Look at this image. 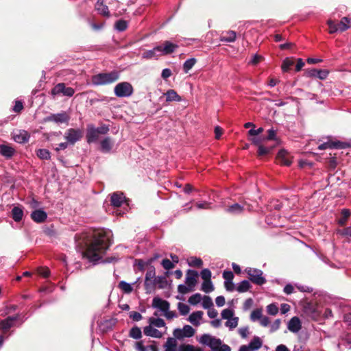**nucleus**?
<instances>
[{
	"label": "nucleus",
	"instance_id": "obj_1",
	"mask_svg": "<svg viewBox=\"0 0 351 351\" xmlns=\"http://www.w3.org/2000/svg\"><path fill=\"white\" fill-rule=\"evenodd\" d=\"M112 243V232L110 230H99L95 232L93 240L90 243L85 242L86 247L84 252V256L90 262L94 264L101 259Z\"/></svg>",
	"mask_w": 351,
	"mask_h": 351
},
{
	"label": "nucleus",
	"instance_id": "obj_2",
	"mask_svg": "<svg viewBox=\"0 0 351 351\" xmlns=\"http://www.w3.org/2000/svg\"><path fill=\"white\" fill-rule=\"evenodd\" d=\"M119 77V72L115 70L110 72H101L91 77V83L96 86L108 85L117 82Z\"/></svg>",
	"mask_w": 351,
	"mask_h": 351
},
{
	"label": "nucleus",
	"instance_id": "obj_3",
	"mask_svg": "<svg viewBox=\"0 0 351 351\" xmlns=\"http://www.w3.org/2000/svg\"><path fill=\"white\" fill-rule=\"evenodd\" d=\"M244 271L248 276L249 280L254 284L263 285L266 282V279L263 276L262 270L252 267H246Z\"/></svg>",
	"mask_w": 351,
	"mask_h": 351
},
{
	"label": "nucleus",
	"instance_id": "obj_4",
	"mask_svg": "<svg viewBox=\"0 0 351 351\" xmlns=\"http://www.w3.org/2000/svg\"><path fill=\"white\" fill-rule=\"evenodd\" d=\"M114 95L118 97H129L132 95L134 88L128 82L118 83L114 88Z\"/></svg>",
	"mask_w": 351,
	"mask_h": 351
},
{
	"label": "nucleus",
	"instance_id": "obj_5",
	"mask_svg": "<svg viewBox=\"0 0 351 351\" xmlns=\"http://www.w3.org/2000/svg\"><path fill=\"white\" fill-rule=\"evenodd\" d=\"M74 93L75 90L71 87H66L64 83L57 84L51 90V95L53 98L60 95L71 97Z\"/></svg>",
	"mask_w": 351,
	"mask_h": 351
},
{
	"label": "nucleus",
	"instance_id": "obj_6",
	"mask_svg": "<svg viewBox=\"0 0 351 351\" xmlns=\"http://www.w3.org/2000/svg\"><path fill=\"white\" fill-rule=\"evenodd\" d=\"M83 136V131L80 129L69 128L64 133V138L71 145H74Z\"/></svg>",
	"mask_w": 351,
	"mask_h": 351
},
{
	"label": "nucleus",
	"instance_id": "obj_7",
	"mask_svg": "<svg viewBox=\"0 0 351 351\" xmlns=\"http://www.w3.org/2000/svg\"><path fill=\"white\" fill-rule=\"evenodd\" d=\"M329 71L327 69H309L305 71V75L307 77L318 78L325 80L327 78Z\"/></svg>",
	"mask_w": 351,
	"mask_h": 351
},
{
	"label": "nucleus",
	"instance_id": "obj_8",
	"mask_svg": "<svg viewBox=\"0 0 351 351\" xmlns=\"http://www.w3.org/2000/svg\"><path fill=\"white\" fill-rule=\"evenodd\" d=\"M70 117L66 112L61 113L51 114L45 118L46 121L54 122L56 123H67Z\"/></svg>",
	"mask_w": 351,
	"mask_h": 351
},
{
	"label": "nucleus",
	"instance_id": "obj_9",
	"mask_svg": "<svg viewBox=\"0 0 351 351\" xmlns=\"http://www.w3.org/2000/svg\"><path fill=\"white\" fill-rule=\"evenodd\" d=\"M160 56H167L173 53L178 48V45L170 41L166 40L162 45H158Z\"/></svg>",
	"mask_w": 351,
	"mask_h": 351
},
{
	"label": "nucleus",
	"instance_id": "obj_10",
	"mask_svg": "<svg viewBox=\"0 0 351 351\" xmlns=\"http://www.w3.org/2000/svg\"><path fill=\"white\" fill-rule=\"evenodd\" d=\"M212 351H231L230 347L227 344H223L220 339L213 337L209 346Z\"/></svg>",
	"mask_w": 351,
	"mask_h": 351
},
{
	"label": "nucleus",
	"instance_id": "obj_11",
	"mask_svg": "<svg viewBox=\"0 0 351 351\" xmlns=\"http://www.w3.org/2000/svg\"><path fill=\"white\" fill-rule=\"evenodd\" d=\"M198 277V273L197 271L193 269H188L186 271L185 284L189 287H192L194 289L197 284V278Z\"/></svg>",
	"mask_w": 351,
	"mask_h": 351
},
{
	"label": "nucleus",
	"instance_id": "obj_12",
	"mask_svg": "<svg viewBox=\"0 0 351 351\" xmlns=\"http://www.w3.org/2000/svg\"><path fill=\"white\" fill-rule=\"evenodd\" d=\"M20 315L17 314L14 316H9L7 318L0 321V329L6 331L14 326V322L18 320Z\"/></svg>",
	"mask_w": 351,
	"mask_h": 351
},
{
	"label": "nucleus",
	"instance_id": "obj_13",
	"mask_svg": "<svg viewBox=\"0 0 351 351\" xmlns=\"http://www.w3.org/2000/svg\"><path fill=\"white\" fill-rule=\"evenodd\" d=\"M347 147V144L346 143H343L341 141H334V142H326L324 143L320 144L318 146V149L319 150H324L328 148L330 149H344Z\"/></svg>",
	"mask_w": 351,
	"mask_h": 351
},
{
	"label": "nucleus",
	"instance_id": "obj_14",
	"mask_svg": "<svg viewBox=\"0 0 351 351\" xmlns=\"http://www.w3.org/2000/svg\"><path fill=\"white\" fill-rule=\"evenodd\" d=\"M152 306L154 308H158L165 313L169 309V302L167 300H162L160 298H154L152 302Z\"/></svg>",
	"mask_w": 351,
	"mask_h": 351
},
{
	"label": "nucleus",
	"instance_id": "obj_15",
	"mask_svg": "<svg viewBox=\"0 0 351 351\" xmlns=\"http://www.w3.org/2000/svg\"><path fill=\"white\" fill-rule=\"evenodd\" d=\"M29 134L25 130H18L13 134V139L15 142L18 143H27L29 139Z\"/></svg>",
	"mask_w": 351,
	"mask_h": 351
},
{
	"label": "nucleus",
	"instance_id": "obj_16",
	"mask_svg": "<svg viewBox=\"0 0 351 351\" xmlns=\"http://www.w3.org/2000/svg\"><path fill=\"white\" fill-rule=\"evenodd\" d=\"M47 217V213L42 209L35 210L31 213L32 219L36 223H40L44 222Z\"/></svg>",
	"mask_w": 351,
	"mask_h": 351
},
{
	"label": "nucleus",
	"instance_id": "obj_17",
	"mask_svg": "<svg viewBox=\"0 0 351 351\" xmlns=\"http://www.w3.org/2000/svg\"><path fill=\"white\" fill-rule=\"evenodd\" d=\"M288 329L294 333H297L302 328V324L298 317H292L287 324Z\"/></svg>",
	"mask_w": 351,
	"mask_h": 351
},
{
	"label": "nucleus",
	"instance_id": "obj_18",
	"mask_svg": "<svg viewBox=\"0 0 351 351\" xmlns=\"http://www.w3.org/2000/svg\"><path fill=\"white\" fill-rule=\"evenodd\" d=\"M125 196L123 193L115 192L111 195L110 202L114 207H120L125 201Z\"/></svg>",
	"mask_w": 351,
	"mask_h": 351
},
{
	"label": "nucleus",
	"instance_id": "obj_19",
	"mask_svg": "<svg viewBox=\"0 0 351 351\" xmlns=\"http://www.w3.org/2000/svg\"><path fill=\"white\" fill-rule=\"evenodd\" d=\"M99 138V134L93 125H88L86 139L88 143L96 142Z\"/></svg>",
	"mask_w": 351,
	"mask_h": 351
},
{
	"label": "nucleus",
	"instance_id": "obj_20",
	"mask_svg": "<svg viewBox=\"0 0 351 351\" xmlns=\"http://www.w3.org/2000/svg\"><path fill=\"white\" fill-rule=\"evenodd\" d=\"M158 46L154 47L152 49L147 50L142 53V58L144 59H156L157 60L160 56Z\"/></svg>",
	"mask_w": 351,
	"mask_h": 351
},
{
	"label": "nucleus",
	"instance_id": "obj_21",
	"mask_svg": "<svg viewBox=\"0 0 351 351\" xmlns=\"http://www.w3.org/2000/svg\"><path fill=\"white\" fill-rule=\"evenodd\" d=\"M204 313L201 311L193 312L188 317V321L195 326H199L201 324Z\"/></svg>",
	"mask_w": 351,
	"mask_h": 351
},
{
	"label": "nucleus",
	"instance_id": "obj_22",
	"mask_svg": "<svg viewBox=\"0 0 351 351\" xmlns=\"http://www.w3.org/2000/svg\"><path fill=\"white\" fill-rule=\"evenodd\" d=\"M104 0H97L95 4L96 10L104 16H110V12L108 8L104 3Z\"/></svg>",
	"mask_w": 351,
	"mask_h": 351
},
{
	"label": "nucleus",
	"instance_id": "obj_23",
	"mask_svg": "<svg viewBox=\"0 0 351 351\" xmlns=\"http://www.w3.org/2000/svg\"><path fill=\"white\" fill-rule=\"evenodd\" d=\"M236 32L234 31H228L223 32L220 36L219 40L221 42L232 43L236 40Z\"/></svg>",
	"mask_w": 351,
	"mask_h": 351
},
{
	"label": "nucleus",
	"instance_id": "obj_24",
	"mask_svg": "<svg viewBox=\"0 0 351 351\" xmlns=\"http://www.w3.org/2000/svg\"><path fill=\"white\" fill-rule=\"evenodd\" d=\"M143 332L146 336L155 338H160L162 337V332H160L158 329L152 327V325L145 326L144 328Z\"/></svg>",
	"mask_w": 351,
	"mask_h": 351
},
{
	"label": "nucleus",
	"instance_id": "obj_25",
	"mask_svg": "<svg viewBox=\"0 0 351 351\" xmlns=\"http://www.w3.org/2000/svg\"><path fill=\"white\" fill-rule=\"evenodd\" d=\"M14 149L7 145H0V154L7 158H10L14 154Z\"/></svg>",
	"mask_w": 351,
	"mask_h": 351
},
{
	"label": "nucleus",
	"instance_id": "obj_26",
	"mask_svg": "<svg viewBox=\"0 0 351 351\" xmlns=\"http://www.w3.org/2000/svg\"><path fill=\"white\" fill-rule=\"evenodd\" d=\"M12 217L14 221L19 222L23 217V210L20 206H14L12 209Z\"/></svg>",
	"mask_w": 351,
	"mask_h": 351
},
{
	"label": "nucleus",
	"instance_id": "obj_27",
	"mask_svg": "<svg viewBox=\"0 0 351 351\" xmlns=\"http://www.w3.org/2000/svg\"><path fill=\"white\" fill-rule=\"evenodd\" d=\"M166 95V101L167 102L170 101H180L181 97L178 93L173 89H169L165 93Z\"/></svg>",
	"mask_w": 351,
	"mask_h": 351
},
{
	"label": "nucleus",
	"instance_id": "obj_28",
	"mask_svg": "<svg viewBox=\"0 0 351 351\" xmlns=\"http://www.w3.org/2000/svg\"><path fill=\"white\" fill-rule=\"evenodd\" d=\"M112 148V143L109 137H106L101 141V150L102 152L108 153Z\"/></svg>",
	"mask_w": 351,
	"mask_h": 351
},
{
	"label": "nucleus",
	"instance_id": "obj_29",
	"mask_svg": "<svg viewBox=\"0 0 351 351\" xmlns=\"http://www.w3.org/2000/svg\"><path fill=\"white\" fill-rule=\"evenodd\" d=\"M286 152L280 150L278 153L277 159L278 162L285 166H289L291 164V161L286 157Z\"/></svg>",
	"mask_w": 351,
	"mask_h": 351
},
{
	"label": "nucleus",
	"instance_id": "obj_30",
	"mask_svg": "<svg viewBox=\"0 0 351 351\" xmlns=\"http://www.w3.org/2000/svg\"><path fill=\"white\" fill-rule=\"evenodd\" d=\"M341 214L342 217L338 220V223L339 226H343L346 225L348 219L351 215V211L348 208H343L341 210Z\"/></svg>",
	"mask_w": 351,
	"mask_h": 351
},
{
	"label": "nucleus",
	"instance_id": "obj_31",
	"mask_svg": "<svg viewBox=\"0 0 351 351\" xmlns=\"http://www.w3.org/2000/svg\"><path fill=\"white\" fill-rule=\"evenodd\" d=\"M337 27L339 32H344L350 27V19L348 17H343L337 23Z\"/></svg>",
	"mask_w": 351,
	"mask_h": 351
},
{
	"label": "nucleus",
	"instance_id": "obj_32",
	"mask_svg": "<svg viewBox=\"0 0 351 351\" xmlns=\"http://www.w3.org/2000/svg\"><path fill=\"white\" fill-rule=\"evenodd\" d=\"M251 287L249 280H243L238 284L236 289L239 293H244L247 291Z\"/></svg>",
	"mask_w": 351,
	"mask_h": 351
},
{
	"label": "nucleus",
	"instance_id": "obj_33",
	"mask_svg": "<svg viewBox=\"0 0 351 351\" xmlns=\"http://www.w3.org/2000/svg\"><path fill=\"white\" fill-rule=\"evenodd\" d=\"M251 351H256L262 346V341L258 337H254L247 345Z\"/></svg>",
	"mask_w": 351,
	"mask_h": 351
},
{
	"label": "nucleus",
	"instance_id": "obj_34",
	"mask_svg": "<svg viewBox=\"0 0 351 351\" xmlns=\"http://www.w3.org/2000/svg\"><path fill=\"white\" fill-rule=\"evenodd\" d=\"M243 207L237 203L231 205L226 209L227 212L234 214V215L240 214L243 212Z\"/></svg>",
	"mask_w": 351,
	"mask_h": 351
},
{
	"label": "nucleus",
	"instance_id": "obj_35",
	"mask_svg": "<svg viewBox=\"0 0 351 351\" xmlns=\"http://www.w3.org/2000/svg\"><path fill=\"white\" fill-rule=\"evenodd\" d=\"M156 287L158 289H164L167 285V280L165 276H159L155 278Z\"/></svg>",
	"mask_w": 351,
	"mask_h": 351
},
{
	"label": "nucleus",
	"instance_id": "obj_36",
	"mask_svg": "<svg viewBox=\"0 0 351 351\" xmlns=\"http://www.w3.org/2000/svg\"><path fill=\"white\" fill-rule=\"evenodd\" d=\"M294 64V61L292 58H286L282 64V70L283 72H288L291 66Z\"/></svg>",
	"mask_w": 351,
	"mask_h": 351
},
{
	"label": "nucleus",
	"instance_id": "obj_37",
	"mask_svg": "<svg viewBox=\"0 0 351 351\" xmlns=\"http://www.w3.org/2000/svg\"><path fill=\"white\" fill-rule=\"evenodd\" d=\"M238 322L239 317L234 316L232 318L227 319V322L225 323V326L228 327L230 330H232L237 326Z\"/></svg>",
	"mask_w": 351,
	"mask_h": 351
},
{
	"label": "nucleus",
	"instance_id": "obj_38",
	"mask_svg": "<svg viewBox=\"0 0 351 351\" xmlns=\"http://www.w3.org/2000/svg\"><path fill=\"white\" fill-rule=\"evenodd\" d=\"M119 287L125 293H130L133 291L132 286L130 283H128L125 281H121L119 283Z\"/></svg>",
	"mask_w": 351,
	"mask_h": 351
},
{
	"label": "nucleus",
	"instance_id": "obj_39",
	"mask_svg": "<svg viewBox=\"0 0 351 351\" xmlns=\"http://www.w3.org/2000/svg\"><path fill=\"white\" fill-rule=\"evenodd\" d=\"M202 291L204 292L208 293L212 292L214 290V286L211 280H206L204 281L202 284Z\"/></svg>",
	"mask_w": 351,
	"mask_h": 351
},
{
	"label": "nucleus",
	"instance_id": "obj_40",
	"mask_svg": "<svg viewBox=\"0 0 351 351\" xmlns=\"http://www.w3.org/2000/svg\"><path fill=\"white\" fill-rule=\"evenodd\" d=\"M37 156L42 160H49L51 158V154L47 149H39L36 152Z\"/></svg>",
	"mask_w": 351,
	"mask_h": 351
},
{
	"label": "nucleus",
	"instance_id": "obj_41",
	"mask_svg": "<svg viewBox=\"0 0 351 351\" xmlns=\"http://www.w3.org/2000/svg\"><path fill=\"white\" fill-rule=\"evenodd\" d=\"M128 22L122 19L117 21L114 24V28L118 32H123L128 28Z\"/></svg>",
	"mask_w": 351,
	"mask_h": 351
},
{
	"label": "nucleus",
	"instance_id": "obj_42",
	"mask_svg": "<svg viewBox=\"0 0 351 351\" xmlns=\"http://www.w3.org/2000/svg\"><path fill=\"white\" fill-rule=\"evenodd\" d=\"M130 337L134 339H139L142 337V332L140 328L134 326L130 330Z\"/></svg>",
	"mask_w": 351,
	"mask_h": 351
},
{
	"label": "nucleus",
	"instance_id": "obj_43",
	"mask_svg": "<svg viewBox=\"0 0 351 351\" xmlns=\"http://www.w3.org/2000/svg\"><path fill=\"white\" fill-rule=\"evenodd\" d=\"M196 60L195 58H190L186 60L183 64V70L184 73H187L195 65Z\"/></svg>",
	"mask_w": 351,
	"mask_h": 351
},
{
	"label": "nucleus",
	"instance_id": "obj_44",
	"mask_svg": "<svg viewBox=\"0 0 351 351\" xmlns=\"http://www.w3.org/2000/svg\"><path fill=\"white\" fill-rule=\"evenodd\" d=\"M161 265L163 267V268L166 270H167L165 274L167 275L169 274H170V272L169 271V270L173 269L174 267H175V265L173 262H171V261L167 259V258H165L161 262Z\"/></svg>",
	"mask_w": 351,
	"mask_h": 351
},
{
	"label": "nucleus",
	"instance_id": "obj_45",
	"mask_svg": "<svg viewBox=\"0 0 351 351\" xmlns=\"http://www.w3.org/2000/svg\"><path fill=\"white\" fill-rule=\"evenodd\" d=\"M178 309L181 315H186L190 311V307L182 302H179L178 304Z\"/></svg>",
	"mask_w": 351,
	"mask_h": 351
},
{
	"label": "nucleus",
	"instance_id": "obj_46",
	"mask_svg": "<svg viewBox=\"0 0 351 351\" xmlns=\"http://www.w3.org/2000/svg\"><path fill=\"white\" fill-rule=\"evenodd\" d=\"M152 259L149 260L148 261H144L141 259L136 260V265L138 267V269L143 271L145 270V267L148 265H151V263L152 262Z\"/></svg>",
	"mask_w": 351,
	"mask_h": 351
},
{
	"label": "nucleus",
	"instance_id": "obj_47",
	"mask_svg": "<svg viewBox=\"0 0 351 351\" xmlns=\"http://www.w3.org/2000/svg\"><path fill=\"white\" fill-rule=\"evenodd\" d=\"M184 337H191L195 335V330L190 325H185L183 328Z\"/></svg>",
	"mask_w": 351,
	"mask_h": 351
},
{
	"label": "nucleus",
	"instance_id": "obj_48",
	"mask_svg": "<svg viewBox=\"0 0 351 351\" xmlns=\"http://www.w3.org/2000/svg\"><path fill=\"white\" fill-rule=\"evenodd\" d=\"M156 269L153 265H149L145 274L147 280L156 278Z\"/></svg>",
	"mask_w": 351,
	"mask_h": 351
},
{
	"label": "nucleus",
	"instance_id": "obj_49",
	"mask_svg": "<svg viewBox=\"0 0 351 351\" xmlns=\"http://www.w3.org/2000/svg\"><path fill=\"white\" fill-rule=\"evenodd\" d=\"M179 351H203L200 348H195L190 344H182L179 347Z\"/></svg>",
	"mask_w": 351,
	"mask_h": 351
},
{
	"label": "nucleus",
	"instance_id": "obj_50",
	"mask_svg": "<svg viewBox=\"0 0 351 351\" xmlns=\"http://www.w3.org/2000/svg\"><path fill=\"white\" fill-rule=\"evenodd\" d=\"M212 338L213 336L210 335L204 334L200 337L199 342L203 345L209 346L210 343H211Z\"/></svg>",
	"mask_w": 351,
	"mask_h": 351
},
{
	"label": "nucleus",
	"instance_id": "obj_51",
	"mask_svg": "<svg viewBox=\"0 0 351 351\" xmlns=\"http://www.w3.org/2000/svg\"><path fill=\"white\" fill-rule=\"evenodd\" d=\"M262 315V310L261 308H256L252 312L250 319L252 322H256L260 320Z\"/></svg>",
	"mask_w": 351,
	"mask_h": 351
},
{
	"label": "nucleus",
	"instance_id": "obj_52",
	"mask_svg": "<svg viewBox=\"0 0 351 351\" xmlns=\"http://www.w3.org/2000/svg\"><path fill=\"white\" fill-rule=\"evenodd\" d=\"M189 265L191 267H201L203 265V261L199 258L191 257L189 261Z\"/></svg>",
	"mask_w": 351,
	"mask_h": 351
},
{
	"label": "nucleus",
	"instance_id": "obj_53",
	"mask_svg": "<svg viewBox=\"0 0 351 351\" xmlns=\"http://www.w3.org/2000/svg\"><path fill=\"white\" fill-rule=\"evenodd\" d=\"M202 300V295L200 293H195L189 298V302L192 305H196Z\"/></svg>",
	"mask_w": 351,
	"mask_h": 351
},
{
	"label": "nucleus",
	"instance_id": "obj_54",
	"mask_svg": "<svg viewBox=\"0 0 351 351\" xmlns=\"http://www.w3.org/2000/svg\"><path fill=\"white\" fill-rule=\"evenodd\" d=\"M193 290L194 289L192 287H189L187 285L180 284L178 286V291L182 295Z\"/></svg>",
	"mask_w": 351,
	"mask_h": 351
},
{
	"label": "nucleus",
	"instance_id": "obj_55",
	"mask_svg": "<svg viewBox=\"0 0 351 351\" xmlns=\"http://www.w3.org/2000/svg\"><path fill=\"white\" fill-rule=\"evenodd\" d=\"M150 324L153 325L158 328H161L165 326V321L161 318H152L150 319Z\"/></svg>",
	"mask_w": 351,
	"mask_h": 351
},
{
	"label": "nucleus",
	"instance_id": "obj_56",
	"mask_svg": "<svg viewBox=\"0 0 351 351\" xmlns=\"http://www.w3.org/2000/svg\"><path fill=\"white\" fill-rule=\"evenodd\" d=\"M213 306V300L209 296H204L202 299V306L205 309H208L212 308Z\"/></svg>",
	"mask_w": 351,
	"mask_h": 351
},
{
	"label": "nucleus",
	"instance_id": "obj_57",
	"mask_svg": "<svg viewBox=\"0 0 351 351\" xmlns=\"http://www.w3.org/2000/svg\"><path fill=\"white\" fill-rule=\"evenodd\" d=\"M223 319H228L234 317V311L230 308L223 309L221 313Z\"/></svg>",
	"mask_w": 351,
	"mask_h": 351
},
{
	"label": "nucleus",
	"instance_id": "obj_58",
	"mask_svg": "<svg viewBox=\"0 0 351 351\" xmlns=\"http://www.w3.org/2000/svg\"><path fill=\"white\" fill-rule=\"evenodd\" d=\"M155 278L147 280L145 279V288L147 291H152L156 288Z\"/></svg>",
	"mask_w": 351,
	"mask_h": 351
},
{
	"label": "nucleus",
	"instance_id": "obj_59",
	"mask_svg": "<svg viewBox=\"0 0 351 351\" xmlns=\"http://www.w3.org/2000/svg\"><path fill=\"white\" fill-rule=\"evenodd\" d=\"M267 312L271 315H276L278 313V307L274 303L267 306Z\"/></svg>",
	"mask_w": 351,
	"mask_h": 351
},
{
	"label": "nucleus",
	"instance_id": "obj_60",
	"mask_svg": "<svg viewBox=\"0 0 351 351\" xmlns=\"http://www.w3.org/2000/svg\"><path fill=\"white\" fill-rule=\"evenodd\" d=\"M328 27H329V32L330 34H334L337 32H339V27H337V23H336L335 22L331 21V20H329L328 21Z\"/></svg>",
	"mask_w": 351,
	"mask_h": 351
},
{
	"label": "nucleus",
	"instance_id": "obj_61",
	"mask_svg": "<svg viewBox=\"0 0 351 351\" xmlns=\"http://www.w3.org/2000/svg\"><path fill=\"white\" fill-rule=\"evenodd\" d=\"M200 275L201 278L204 280V281L211 280V271L208 269H202L200 273Z\"/></svg>",
	"mask_w": 351,
	"mask_h": 351
},
{
	"label": "nucleus",
	"instance_id": "obj_62",
	"mask_svg": "<svg viewBox=\"0 0 351 351\" xmlns=\"http://www.w3.org/2000/svg\"><path fill=\"white\" fill-rule=\"evenodd\" d=\"M271 151V148L265 147L262 145H258V156H265L269 154Z\"/></svg>",
	"mask_w": 351,
	"mask_h": 351
},
{
	"label": "nucleus",
	"instance_id": "obj_63",
	"mask_svg": "<svg viewBox=\"0 0 351 351\" xmlns=\"http://www.w3.org/2000/svg\"><path fill=\"white\" fill-rule=\"evenodd\" d=\"M211 203L204 201L196 203V207L198 209H209L210 208Z\"/></svg>",
	"mask_w": 351,
	"mask_h": 351
},
{
	"label": "nucleus",
	"instance_id": "obj_64",
	"mask_svg": "<svg viewBox=\"0 0 351 351\" xmlns=\"http://www.w3.org/2000/svg\"><path fill=\"white\" fill-rule=\"evenodd\" d=\"M223 278L225 281H232L234 278V274L231 271L226 270L223 272Z\"/></svg>",
	"mask_w": 351,
	"mask_h": 351
}]
</instances>
